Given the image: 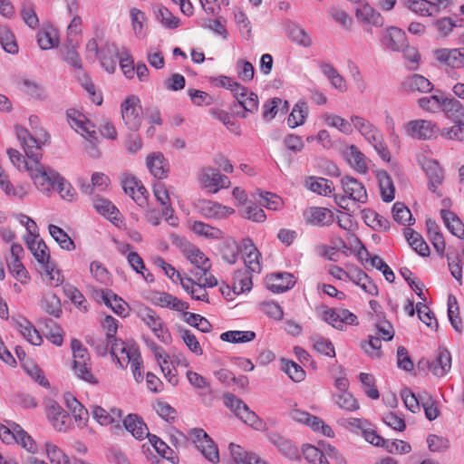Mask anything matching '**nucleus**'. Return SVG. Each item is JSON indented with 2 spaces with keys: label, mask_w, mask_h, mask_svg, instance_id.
Instances as JSON below:
<instances>
[{
  "label": "nucleus",
  "mask_w": 464,
  "mask_h": 464,
  "mask_svg": "<svg viewBox=\"0 0 464 464\" xmlns=\"http://www.w3.org/2000/svg\"><path fill=\"white\" fill-rule=\"evenodd\" d=\"M377 179L383 201L391 202L394 199L395 188L392 178L385 170L377 171Z\"/></svg>",
  "instance_id": "obj_34"
},
{
  "label": "nucleus",
  "mask_w": 464,
  "mask_h": 464,
  "mask_svg": "<svg viewBox=\"0 0 464 464\" xmlns=\"http://www.w3.org/2000/svg\"><path fill=\"white\" fill-rule=\"evenodd\" d=\"M49 233L63 249L71 251L75 248L72 239L58 226L50 225Z\"/></svg>",
  "instance_id": "obj_48"
},
{
  "label": "nucleus",
  "mask_w": 464,
  "mask_h": 464,
  "mask_svg": "<svg viewBox=\"0 0 464 464\" xmlns=\"http://www.w3.org/2000/svg\"><path fill=\"white\" fill-rule=\"evenodd\" d=\"M146 165L153 177L159 179L167 178L169 162L161 152H152L147 156Z\"/></svg>",
  "instance_id": "obj_20"
},
{
  "label": "nucleus",
  "mask_w": 464,
  "mask_h": 464,
  "mask_svg": "<svg viewBox=\"0 0 464 464\" xmlns=\"http://www.w3.org/2000/svg\"><path fill=\"white\" fill-rule=\"evenodd\" d=\"M37 43L42 50H49L58 44L56 32L52 30H41L37 33Z\"/></svg>",
  "instance_id": "obj_56"
},
{
  "label": "nucleus",
  "mask_w": 464,
  "mask_h": 464,
  "mask_svg": "<svg viewBox=\"0 0 464 464\" xmlns=\"http://www.w3.org/2000/svg\"><path fill=\"white\" fill-rule=\"evenodd\" d=\"M251 273L246 269L237 270L235 273L232 286L234 294L239 295L251 290L253 285Z\"/></svg>",
  "instance_id": "obj_37"
},
{
  "label": "nucleus",
  "mask_w": 464,
  "mask_h": 464,
  "mask_svg": "<svg viewBox=\"0 0 464 464\" xmlns=\"http://www.w3.org/2000/svg\"><path fill=\"white\" fill-rule=\"evenodd\" d=\"M187 258L195 266V270L191 274L198 281L204 283L208 287L217 285V279L209 273L211 267L210 260L198 247L190 246L185 250Z\"/></svg>",
  "instance_id": "obj_2"
},
{
  "label": "nucleus",
  "mask_w": 464,
  "mask_h": 464,
  "mask_svg": "<svg viewBox=\"0 0 464 464\" xmlns=\"http://www.w3.org/2000/svg\"><path fill=\"white\" fill-rule=\"evenodd\" d=\"M307 224L317 227L330 226L334 221L332 211L325 208L312 207L304 213Z\"/></svg>",
  "instance_id": "obj_19"
},
{
  "label": "nucleus",
  "mask_w": 464,
  "mask_h": 464,
  "mask_svg": "<svg viewBox=\"0 0 464 464\" xmlns=\"http://www.w3.org/2000/svg\"><path fill=\"white\" fill-rule=\"evenodd\" d=\"M442 111L455 123H464V106L459 101L448 96Z\"/></svg>",
  "instance_id": "obj_36"
},
{
  "label": "nucleus",
  "mask_w": 464,
  "mask_h": 464,
  "mask_svg": "<svg viewBox=\"0 0 464 464\" xmlns=\"http://www.w3.org/2000/svg\"><path fill=\"white\" fill-rule=\"evenodd\" d=\"M392 216L396 222L403 226H410L414 221L411 210L401 202L393 205Z\"/></svg>",
  "instance_id": "obj_54"
},
{
  "label": "nucleus",
  "mask_w": 464,
  "mask_h": 464,
  "mask_svg": "<svg viewBox=\"0 0 464 464\" xmlns=\"http://www.w3.org/2000/svg\"><path fill=\"white\" fill-rule=\"evenodd\" d=\"M244 250L246 251V256L244 257V264L246 270L259 273L261 266L259 264L260 253L258 249L254 246L251 239L246 238L243 240Z\"/></svg>",
  "instance_id": "obj_26"
},
{
  "label": "nucleus",
  "mask_w": 464,
  "mask_h": 464,
  "mask_svg": "<svg viewBox=\"0 0 464 464\" xmlns=\"http://www.w3.org/2000/svg\"><path fill=\"white\" fill-rule=\"evenodd\" d=\"M305 186L311 191L319 195L328 196L334 191L333 182L317 177H309L305 180Z\"/></svg>",
  "instance_id": "obj_40"
},
{
  "label": "nucleus",
  "mask_w": 464,
  "mask_h": 464,
  "mask_svg": "<svg viewBox=\"0 0 464 464\" xmlns=\"http://www.w3.org/2000/svg\"><path fill=\"white\" fill-rule=\"evenodd\" d=\"M42 306L44 311L54 317H59L62 314L60 299L55 295H47L42 300Z\"/></svg>",
  "instance_id": "obj_61"
},
{
  "label": "nucleus",
  "mask_w": 464,
  "mask_h": 464,
  "mask_svg": "<svg viewBox=\"0 0 464 464\" xmlns=\"http://www.w3.org/2000/svg\"><path fill=\"white\" fill-rule=\"evenodd\" d=\"M292 420L297 422L304 423L314 431L320 432L323 435L332 438L334 435L333 429L317 416L311 415L299 409H294L290 411Z\"/></svg>",
  "instance_id": "obj_7"
},
{
  "label": "nucleus",
  "mask_w": 464,
  "mask_h": 464,
  "mask_svg": "<svg viewBox=\"0 0 464 464\" xmlns=\"http://www.w3.org/2000/svg\"><path fill=\"white\" fill-rule=\"evenodd\" d=\"M341 185L344 194H346L350 199L361 204L366 203L368 199L366 189L356 179L345 176L342 178Z\"/></svg>",
  "instance_id": "obj_14"
},
{
  "label": "nucleus",
  "mask_w": 464,
  "mask_h": 464,
  "mask_svg": "<svg viewBox=\"0 0 464 464\" xmlns=\"http://www.w3.org/2000/svg\"><path fill=\"white\" fill-rule=\"evenodd\" d=\"M404 5L411 11L420 14L431 16L434 12L430 9V1L428 0H402Z\"/></svg>",
  "instance_id": "obj_58"
},
{
  "label": "nucleus",
  "mask_w": 464,
  "mask_h": 464,
  "mask_svg": "<svg viewBox=\"0 0 464 464\" xmlns=\"http://www.w3.org/2000/svg\"><path fill=\"white\" fill-rule=\"evenodd\" d=\"M122 424L124 429L129 431L136 440H142L148 437V435H150L147 424L138 414H128L122 420Z\"/></svg>",
  "instance_id": "obj_18"
},
{
  "label": "nucleus",
  "mask_w": 464,
  "mask_h": 464,
  "mask_svg": "<svg viewBox=\"0 0 464 464\" xmlns=\"http://www.w3.org/2000/svg\"><path fill=\"white\" fill-rule=\"evenodd\" d=\"M283 371L291 378L294 382H299L305 377V372L296 362L290 360L282 361Z\"/></svg>",
  "instance_id": "obj_59"
},
{
  "label": "nucleus",
  "mask_w": 464,
  "mask_h": 464,
  "mask_svg": "<svg viewBox=\"0 0 464 464\" xmlns=\"http://www.w3.org/2000/svg\"><path fill=\"white\" fill-rule=\"evenodd\" d=\"M184 321L191 326L196 327L202 333H209L212 329L208 320L200 314L185 312L183 313Z\"/></svg>",
  "instance_id": "obj_53"
},
{
  "label": "nucleus",
  "mask_w": 464,
  "mask_h": 464,
  "mask_svg": "<svg viewBox=\"0 0 464 464\" xmlns=\"http://www.w3.org/2000/svg\"><path fill=\"white\" fill-rule=\"evenodd\" d=\"M92 205L99 214L102 215L114 224L121 221V217L119 209L109 199L95 197L92 200Z\"/></svg>",
  "instance_id": "obj_23"
},
{
  "label": "nucleus",
  "mask_w": 464,
  "mask_h": 464,
  "mask_svg": "<svg viewBox=\"0 0 464 464\" xmlns=\"http://www.w3.org/2000/svg\"><path fill=\"white\" fill-rule=\"evenodd\" d=\"M434 56L440 63L452 68L464 66V48H441L434 52Z\"/></svg>",
  "instance_id": "obj_17"
},
{
  "label": "nucleus",
  "mask_w": 464,
  "mask_h": 464,
  "mask_svg": "<svg viewBox=\"0 0 464 464\" xmlns=\"http://www.w3.org/2000/svg\"><path fill=\"white\" fill-rule=\"evenodd\" d=\"M15 328L33 345H40L43 339L35 327L27 319L14 320Z\"/></svg>",
  "instance_id": "obj_31"
},
{
  "label": "nucleus",
  "mask_w": 464,
  "mask_h": 464,
  "mask_svg": "<svg viewBox=\"0 0 464 464\" xmlns=\"http://www.w3.org/2000/svg\"><path fill=\"white\" fill-rule=\"evenodd\" d=\"M223 400L224 404L246 424L256 430L263 428L262 420L242 400L231 393L225 394Z\"/></svg>",
  "instance_id": "obj_4"
},
{
  "label": "nucleus",
  "mask_w": 464,
  "mask_h": 464,
  "mask_svg": "<svg viewBox=\"0 0 464 464\" xmlns=\"http://www.w3.org/2000/svg\"><path fill=\"white\" fill-rule=\"evenodd\" d=\"M61 53L63 60L69 64L77 69L82 67V60L77 53L72 40H69L68 44L62 47Z\"/></svg>",
  "instance_id": "obj_60"
},
{
  "label": "nucleus",
  "mask_w": 464,
  "mask_h": 464,
  "mask_svg": "<svg viewBox=\"0 0 464 464\" xmlns=\"http://www.w3.org/2000/svg\"><path fill=\"white\" fill-rule=\"evenodd\" d=\"M197 210L207 218L222 219L234 214L235 210L218 202L199 199L196 202Z\"/></svg>",
  "instance_id": "obj_10"
},
{
  "label": "nucleus",
  "mask_w": 464,
  "mask_h": 464,
  "mask_svg": "<svg viewBox=\"0 0 464 464\" xmlns=\"http://www.w3.org/2000/svg\"><path fill=\"white\" fill-rule=\"evenodd\" d=\"M385 44L392 51L400 52L407 44L405 33L398 27L389 28Z\"/></svg>",
  "instance_id": "obj_38"
},
{
  "label": "nucleus",
  "mask_w": 464,
  "mask_h": 464,
  "mask_svg": "<svg viewBox=\"0 0 464 464\" xmlns=\"http://www.w3.org/2000/svg\"><path fill=\"white\" fill-rule=\"evenodd\" d=\"M24 169L38 191L51 196L61 174L52 168L44 166L40 161L24 162Z\"/></svg>",
  "instance_id": "obj_1"
},
{
  "label": "nucleus",
  "mask_w": 464,
  "mask_h": 464,
  "mask_svg": "<svg viewBox=\"0 0 464 464\" xmlns=\"http://www.w3.org/2000/svg\"><path fill=\"white\" fill-rule=\"evenodd\" d=\"M309 113L308 105L304 101L296 102L288 116L287 123L291 128H296L304 123Z\"/></svg>",
  "instance_id": "obj_39"
},
{
  "label": "nucleus",
  "mask_w": 464,
  "mask_h": 464,
  "mask_svg": "<svg viewBox=\"0 0 464 464\" xmlns=\"http://www.w3.org/2000/svg\"><path fill=\"white\" fill-rule=\"evenodd\" d=\"M323 73L329 79L331 84L341 92L347 91V83L344 78L334 69L331 63L321 65Z\"/></svg>",
  "instance_id": "obj_42"
},
{
  "label": "nucleus",
  "mask_w": 464,
  "mask_h": 464,
  "mask_svg": "<svg viewBox=\"0 0 464 464\" xmlns=\"http://www.w3.org/2000/svg\"><path fill=\"white\" fill-rule=\"evenodd\" d=\"M448 316L454 330L458 333H462L463 324L461 319L459 316V305L457 298L452 295H450L448 298Z\"/></svg>",
  "instance_id": "obj_51"
},
{
  "label": "nucleus",
  "mask_w": 464,
  "mask_h": 464,
  "mask_svg": "<svg viewBox=\"0 0 464 464\" xmlns=\"http://www.w3.org/2000/svg\"><path fill=\"white\" fill-rule=\"evenodd\" d=\"M269 441L273 443L278 450L289 459L298 457V450L292 442L276 433H271L268 437Z\"/></svg>",
  "instance_id": "obj_35"
},
{
  "label": "nucleus",
  "mask_w": 464,
  "mask_h": 464,
  "mask_svg": "<svg viewBox=\"0 0 464 464\" xmlns=\"http://www.w3.org/2000/svg\"><path fill=\"white\" fill-rule=\"evenodd\" d=\"M106 342L108 343L111 355L117 359V362L121 367H123L121 360L126 359L130 348L125 345L124 342L116 337H112L111 340H106Z\"/></svg>",
  "instance_id": "obj_52"
},
{
  "label": "nucleus",
  "mask_w": 464,
  "mask_h": 464,
  "mask_svg": "<svg viewBox=\"0 0 464 464\" xmlns=\"http://www.w3.org/2000/svg\"><path fill=\"white\" fill-rule=\"evenodd\" d=\"M335 402L341 409L348 411H353L360 408L359 402L350 392L336 394Z\"/></svg>",
  "instance_id": "obj_62"
},
{
  "label": "nucleus",
  "mask_w": 464,
  "mask_h": 464,
  "mask_svg": "<svg viewBox=\"0 0 464 464\" xmlns=\"http://www.w3.org/2000/svg\"><path fill=\"white\" fill-rule=\"evenodd\" d=\"M266 284V287L273 293H283L291 289L295 281L292 274L281 272L267 276Z\"/></svg>",
  "instance_id": "obj_16"
},
{
  "label": "nucleus",
  "mask_w": 464,
  "mask_h": 464,
  "mask_svg": "<svg viewBox=\"0 0 464 464\" xmlns=\"http://www.w3.org/2000/svg\"><path fill=\"white\" fill-rule=\"evenodd\" d=\"M100 60L102 66L110 73L116 70V65L120 56L119 49L114 44H106L101 51Z\"/></svg>",
  "instance_id": "obj_25"
},
{
  "label": "nucleus",
  "mask_w": 464,
  "mask_h": 464,
  "mask_svg": "<svg viewBox=\"0 0 464 464\" xmlns=\"http://www.w3.org/2000/svg\"><path fill=\"white\" fill-rule=\"evenodd\" d=\"M198 449L202 455L211 463L216 464L219 462V452L218 446L213 440L209 437L203 444H198Z\"/></svg>",
  "instance_id": "obj_57"
},
{
  "label": "nucleus",
  "mask_w": 464,
  "mask_h": 464,
  "mask_svg": "<svg viewBox=\"0 0 464 464\" xmlns=\"http://www.w3.org/2000/svg\"><path fill=\"white\" fill-rule=\"evenodd\" d=\"M451 368V356L447 350H440L435 360L429 364L430 371L438 377L444 376Z\"/></svg>",
  "instance_id": "obj_29"
},
{
  "label": "nucleus",
  "mask_w": 464,
  "mask_h": 464,
  "mask_svg": "<svg viewBox=\"0 0 464 464\" xmlns=\"http://www.w3.org/2000/svg\"><path fill=\"white\" fill-rule=\"evenodd\" d=\"M142 109L140 99L131 95L127 97L121 103V116L125 125L130 130H138L141 124Z\"/></svg>",
  "instance_id": "obj_6"
},
{
  "label": "nucleus",
  "mask_w": 464,
  "mask_h": 464,
  "mask_svg": "<svg viewBox=\"0 0 464 464\" xmlns=\"http://www.w3.org/2000/svg\"><path fill=\"white\" fill-rule=\"evenodd\" d=\"M45 450L51 462L56 464H69V458L56 445L46 442Z\"/></svg>",
  "instance_id": "obj_64"
},
{
  "label": "nucleus",
  "mask_w": 464,
  "mask_h": 464,
  "mask_svg": "<svg viewBox=\"0 0 464 464\" xmlns=\"http://www.w3.org/2000/svg\"><path fill=\"white\" fill-rule=\"evenodd\" d=\"M138 316L146 324L160 342L164 343H169L171 342L170 333L164 327L163 321L155 311L147 306H143L139 309Z\"/></svg>",
  "instance_id": "obj_5"
},
{
  "label": "nucleus",
  "mask_w": 464,
  "mask_h": 464,
  "mask_svg": "<svg viewBox=\"0 0 464 464\" xmlns=\"http://www.w3.org/2000/svg\"><path fill=\"white\" fill-rule=\"evenodd\" d=\"M198 180L205 188H212L215 189L213 193L218 192L221 188H226L230 186L229 179L219 171L211 167H205L200 170Z\"/></svg>",
  "instance_id": "obj_11"
},
{
  "label": "nucleus",
  "mask_w": 464,
  "mask_h": 464,
  "mask_svg": "<svg viewBox=\"0 0 464 464\" xmlns=\"http://www.w3.org/2000/svg\"><path fill=\"white\" fill-rule=\"evenodd\" d=\"M448 96L441 91L436 90L435 93L429 97H422L418 100L419 106L428 111H442Z\"/></svg>",
  "instance_id": "obj_30"
},
{
  "label": "nucleus",
  "mask_w": 464,
  "mask_h": 464,
  "mask_svg": "<svg viewBox=\"0 0 464 464\" xmlns=\"http://www.w3.org/2000/svg\"><path fill=\"white\" fill-rule=\"evenodd\" d=\"M351 121L362 136L373 144L382 138V134L368 121L360 116H352Z\"/></svg>",
  "instance_id": "obj_24"
},
{
  "label": "nucleus",
  "mask_w": 464,
  "mask_h": 464,
  "mask_svg": "<svg viewBox=\"0 0 464 464\" xmlns=\"http://www.w3.org/2000/svg\"><path fill=\"white\" fill-rule=\"evenodd\" d=\"M71 348L72 351L73 371L75 374L85 382L97 383L89 367L90 355L88 350L77 339L72 340Z\"/></svg>",
  "instance_id": "obj_3"
},
{
  "label": "nucleus",
  "mask_w": 464,
  "mask_h": 464,
  "mask_svg": "<svg viewBox=\"0 0 464 464\" xmlns=\"http://www.w3.org/2000/svg\"><path fill=\"white\" fill-rule=\"evenodd\" d=\"M153 193L156 199L162 206V214L163 216L169 218L172 215L173 209L169 204V196L165 188V185L162 183H157L153 187Z\"/></svg>",
  "instance_id": "obj_47"
},
{
  "label": "nucleus",
  "mask_w": 464,
  "mask_h": 464,
  "mask_svg": "<svg viewBox=\"0 0 464 464\" xmlns=\"http://www.w3.org/2000/svg\"><path fill=\"white\" fill-rule=\"evenodd\" d=\"M126 359L128 362L130 363L131 372L135 381L137 382H141L143 381V372L141 370L142 358L140 353L136 348L129 349Z\"/></svg>",
  "instance_id": "obj_46"
},
{
  "label": "nucleus",
  "mask_w": 464,
  "mask_h": 464,
  "mask_svg": "<svg viewBox=\"0 0 464 464\" xmlns=\"http://www.w3.org/2000/svg\"><path fill=\"white\" fill-rule=\"evenodd\" d=\"M440 216L449 231L459 238H462L464 236V225L457 215L450 210L442 209L440 210Z\"/></svg>",
  "instance_id": "obj_32"
},
{
  "label": "nucleus",
  "mask_w": 464,
  "mask_h": 464,
  "mask_svg": "<svg viewBox=\"0 0 464 464\" xmlns=\"http://www.w3.org/2000/svg\"><path fill=\"white\" fill-rule=\"evenodd\" d=\"M101 297L104 304L115 314L121 316L128 315V304L110 289L101 291Z\"/></svg>",
  "instance_id": "obj_27"
},
{
  "label": "nucleus",
  "mask_w": 464,
  "mask_h": 464,
  "mask_svg": "<svg viewBox=\"0 0 464 464\" xmlns=\"http://www.w3.org/2000/svg\"><path fill=\"white\" fill-rule=\"evenodd\" d=\"M323 319L333 327L343 330V324H357V316L347 309H327L323 313Z\"/></svg>",
  "instance_id": "obj_12"
},
{
  "label": "nucleus",
  "mask_w": 464,
  "mask_h": 464,
  "mask_svg": "<svg viewBox=\"0 0 464 464\" xmlns=\"http://www.w3.org/2000/svg\"><path fill=\"white\" fill-rule=\"evenodd\" d=\"M286 34L289 39L298 45L309 47L312 44V40L304 28L297 24L289 23L286 27Z\"/></svg>",
  "instance_id": "obj_33"
},
{
  "label": "nucleus",
  "mask_w": 464,
  "mask_h": 464,
  "mask_svg": "<svg viewBox=\"0 0 464 464\" xmlns=\"http://www.w3.org/2000/svg\"><path fill=\"white\" fill-rule=\"evenodd\" d=\"M67 117L70 125L77 131L80 132L85 139L90 142L97 141V132L94 130V126L86 119V117L77 111L76 110L71 109L67 111Z\"/></svg>",
  "instance_id": "obj_9"
},
{
  "label": "nucleus",
  "mask_w": 464,
  "mask_h": 464,
  "mask_svg": "<svg viewBox=\"0 0 464 464\" xmlns=\"http://www.w3.org/2000/svg\"><path fill=\"white\" fill-rule=\"evenodd\" d=\"M191 229L198 236L204 237L206 238L220 239L224 237L222 230L202 221H194L191 225Z\"/></svg>",
  "instance_id": "obj_44"
},
{
  "label": "nucleus",
  "mask_w": 464,
  "mask_h": 464,
  "mask_svg": "<svg viewBox=\"0 0 464 464\" xmlns=\"http://www.w3.org/2000/svg\"><path fill=\"white\" fill-rule=\"evenodd\" d=\"M0 44L3 49L12 54L18 53V45L12 30L7 26L0 27Z\"/></svg>",
  "instance_id": "obj_50"
},
{
  "label": "nucleus",
  "mask_w": 464,
  "mask_h": 464,
  "mask_svg": "<svg viewBox=\"0 0 464 464\" xmlns=\"http://www.w3.org/2000/svg\"><path fill=\"white\" fill-rule=\"evenodd\" d=\"M121 186L124 192L140 206L146 202L147 189L136 177L124 174L121 178Z\"/></svg>",
  "instance_id": "obj_13"
},
{
  "label": "nucleus",
  "mask_w": 464,
  "mask_h": 464,
  "mask_svg": "<svg viewBox=\"0 0 464 464\" xmlns=\"http://www.w3.org/2000/svg\"><path fill=\"white\" fill-rule=\"evenodd\" d=\"M347 160L351 167L361 174H365L368 170V166L365 160V156L354 146L352 145L347 151Z\"/></svg>",
  "instance_id": "obj_43"
},
{
  "label": "nucleus",
  "mask_w": 464,
  "mask_h": 464,
  "mask_svg": "<svg viewBox=\"0 0 464 464\" xmlns=\"http://www.w3.org/2000/svg\"><path fill=\"white\" fill-rule=\"evenodd\" d=\"M423 168L427 177L430 179V190L432 191L433 193H436L438 197H441V193L439 192L437 188L438 186L442 183L444 179L442 169L440 167L438 161L432 160H427L424 163Z\"/></svg>",
  "instance_id": "obj_22"
},
{
  "label": "nucleus",
  "mask_w": 464,
  "mask_h": 464,
  "mask_svg": "<svg viewBox=\"0 0 464 464\" xmlns=\"http://www.w3.org/2000/svg\"><path fill=\"white\" fill-rule=\"evenodd\" d=\"M256 338V333L253 331H227L220 335L224 342L232 343H248Z\"/></svg>",
  "instance_id": "obj_49"
},
{
  "label": "nucleus",
  "mask_w": 464,
  "mask_h": 464,
  "mask_svg": "<svg viewBox=\"0 0 464 464\" xmlns=\"http://www.w3.org/2000/svg\"><path fill=\"white\" fill-rule=\"evenodd\" d=\"M404 86L412 92H429L433 90V84L420 74H413L404 82Z\"/></svg>",
  "instance_id": "obj_45"
},
{
  "label": "nucleus",
  "mask_w": 464,
  "mask_h": 464,
  "mask_svg": "<svg viewBox=\"0 0 464 464\" xmlns=\"http://www.w3.org/2000/svg\"><path fill=\"white\" fill-rule=\"evenodd\" d=\"M25 244L42 268L51 264L49 248L42 238L25 237Z\"/></svg>",
  "instance_id": "obj_21"
},
{
  "label": "nucleus",
  "mask_w": 464,
  "mask_h": 464,
  "mask_svg": "<svg viewBox=\"0 0 464 464\" xmlns=\"http://www.w3.org/2000/svg\"><path fill=\"white\" fill-rule=\"evenodd\" d=\"M47 415L56 430L66 431L69 429L71 425L70 416L56 401H50Z\"/></svg>",
  "instance_id": "obj_15"
},
{
  "label": "nucleus",
  "mask_w": 464,
  "mask_h": 464,
  "mask_svg": "<svg viewBox=\"0 0 464 464\" xmlns=\"http://www.w3.org/2000/svg\"><path fill=\"white\" fill-rule=\"evenodd\" d=\"M356 18L363 23L381 27L383 25V18L369 4L359 5L355 10Z\"/></svg>",
  "instance_id": "obj_28"
},
{
  "label": "nucleus",
  "mask_w": 464,
  "mask_h": 464,
  "mask_svg": "<svg viewBox=\"0 0 464 464\" xmlns=\"http://www.w3.org/2000/svg\"><path fill=\"white\" fill-rule=\"evenodd\" d=\"M156 304L161 307L170 308L179 312H184L188 308V304L169 293H160L156 297Z\"/></svg>",
  "instance_id": "obj_41"
},
{
  "label": "nucleus",
  "mask_w": 464,
  "mask_h": 464,
  "mask_svg": "<svg viewBox=\"0 0 464 464\" xmlns=\"http://www.w3.org/2000/svg\"><path fill=\"white\" fill-rule=\"evenodd\" d=\"M21 144L24 148L26 157L30 160V162L41 160V146L33 135L25 140V142H22Z\"/></svg>",
  "instance_id": "obj_55"
},
{
  "label": "nucleus",
  "mask_w": 464,
  "mask_h": 464,
  "mask_svg": "<svg viewBox=\"0 0 464 464\" xmlns=\"http://www.w3.org/2000/svg\"><path fill=\"white\" fill-rule=\"evenodd\" d=\"M23 91L29 96L36 100L45 99V92L42 85L38 82L24 79L22 81Z\"/></svg>",
  "instance_id": "obj_63"
},
{
  "label": "nucleus",
  "mask_w": 464,
  "mask_h": 464,
  "mask_svg": "<svg viewBox=\"0 0 464 464\" xmlns=\"http://www.w3.org/2000/svg\"><path fill=\"white\" fill-rule=\"evenodd\" d=\"M405 133L417 140H430L439 131L436 123L428 120H414L407 122L404 127Z\"/></svg>",
  "instance_id": "obj_8"
}]
</instances>
